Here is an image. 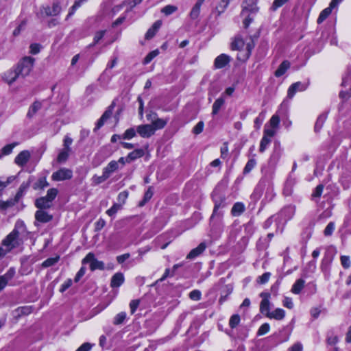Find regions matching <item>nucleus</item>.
I'll return each instance as SVG.
<instances>
[{"mask_svg": "<svg viewBox=\"0 0 351 351\" xmlns=\"http://www.w3.org/2000/svg\"><path fill=\"white\" fill-rule=\"evenodd\" d=\"M281 156V149L279 143H275L273 152L269 158L268 166H263L261 168L262 177L259 181V185L267 186L265 197L269 201L273 199L276 193H274L273 179L275 173V167Z\"/></svg>", "mask_w": 351, "mask_h": 351, "instance_id": "f257e3e1", "label": "nucleus"}, {"mask_svg": "<svg viewBox=\"0 0 351 351\" xmlns=\"http://www.w3.org/2000/svg\"><path fill=\"white\" fill-rule=\"evenodd\" d=\"M20 230H25V224L22 221H17L13 230L2 241V245L0 247V258L12 249L19 246Z\"/></svg>", "mask_w": 351, "mask_h": 351, "instance_id": "f03ea898", "label": "nucleus"}, {"mask_svg": "<svg viewBox=\"0 0 351 351\" xmlns=\"http://www.w3.org/2000/svg\"><path fill=\"white\" fill-rule=\"evenodd\" d=\"M244 47H245L246 50L245 53V58L247 59L250 57L251 51L254 47V43L251 38L250 41L245 43L243 37L240 34L236 36L231 44L232 49L241 51L244 48Z\"/></svg>", "mask_w": 351, "mask_h": 351, "instance_id": "7ed1b4c3", "label": "nucleus"}, {"mask_svg": "<svg viewBox=\"0 0 351 351\" xmlns=\"http://www.w3.org/2000/svg\"><path fill=\"white\" fill-rule=\"evenodd\" d=\"M35 59L30 56L24 57L17 64L16 70L22 77L27 76L32 71Z\"/></svg>", "mask_w": 351, "mask_h": 351, "instance_id": "20e7f679", "label": "nucleus"}, {"mask_svg": "<svg viewBox=\"0 0 351 351\" xmlns=\"http://www.w3.org/2000/svg\"><path fill=\"white\" fill-rule=\"evenodd\" d=\"M73 177V171L67 168H60L52 173L51 178L54 181L70 180Z\"/></svg>", "mask_w": 351, "mask_h": 351, "instance_id": "39448f33", "label": "nucleus"}, {"mask_svg": "<svg viewBox=\"0 0 351 351\" xmlns=\"http://www.w3.org/2000/svg\"><path fill=\"white\" fill-rule=\"evenodd\" d=\"M309 82L302 83L301 82H297L292 84L287 90V98L292 99L295 94L298 91H304L308 86Z\"/></svg>", "mask_w": 351, "mask_h": 351, "instance_id": "423d86ee", "label": "nucleus"}, {"mask_svg": "<svg viewBox=\"0 0 351 351\" xmlns=\"http://www.w3.org/2000/svg\"><path fill=\"white\" fill-rule=\"evenodd\" d=\"M260 296L263 298L260 304V311L264 314L266 317L270 313L269 310V300L270 294L266 292H262Z\"/></svg>", "mask_w": 351, "mask_h": 351, "instance_id": "0eeeda50", "label": "nucleus"}, {"mask_svg": "<svg viewBox=\"0 0 351 351\" xmlns=\"http://www.w3.org/2000/svg\"><path fill=\"white\" fill-rule=\"evenodd\" d=\"M137 133L142 138H149L153 136L155 133L154 132V128L151 126L150 124H143L139 125L136 127Z\"/></svg>", "mask_w": 351, "mask_h": 351, "instance_id": "6e6552de", "label": "nucleus"}, {"mask_svg": "<svg viewBox=\"0 0 351 351\" xmlns=\"http://www.w3.org/2000/svg\"><path fill=\"white\" fill-rule=\"evenodd\" d=\"M295 213V206L289 205L282 209L278 217L287 221L294 216Z\"/></svg>", "mask_w": 351, "mask_h": 351, "instance_id": "1a4fd4ad", "label": "nucleus"}, {"mask_svg": "<svg viewBox=\"0 0 351 351\" xmlns=\"http://www.w3.org/2000/svg\"><path fill=\"white\" fill-rule=\"evenodd\" d=\"M113 108L114 106L112 104L106 110L100 119L97 121L96 127L94 129L95 131L101 128L104 125L105 122L112 116Z\"/></svg>", "mask_w": 351, "mask_h": 351, "instance_id": "9d476101", "label": "nucleus"}, {"mask_svg": "<svg viewBox=\"0 0 351 351\" xmlns=\"http://www.w3.org/2000/svg\"><path fill=\"white\" fill-rule=\"evenodd\" d=\"M224 207V204H223L222 202H215V206L213 208V214L210 217V223L214 222L215 220L216 221H221L222 216H223V212L220 210V208Z\"/></svg>", "mask_w": 351, "mask_h": 351, "instance_id": "9b49d317", "label": "nucleus"}, {"mask_svg": "<svg viewBox=\"0 0 351 351\" xmlns=\"http://www.w3.org/2000/svg\"><path fill=\"white\" fill-rule=\"evenodd\" d=\"M30 158V153L27 150L21 152L15 158L14 162L20 166L23 167L29 161Z\"/></svg>", "mask_w": 351, "mask_h": 351, "instance_id": "f8f14e48", "label": "nucleus"}, {"mask_svg": "<svg viewBox=\"0 0 351 351\" xmlns=\"http://www.w3.org/2000/svg\"><path fill=\"white\" fill-rule=\"evenodd\" d=\"M230 61V58L226 54L222 53L217 56L214 62L216 69H222L227 65Z\"/></svg>", "mask_w": 351, "mask_h": 351, "instance_id": "ddd939ff", "label": "nucleus"}, {"mask_svg": "<svg viewBox=\"0 0 351 351\" xmlns=\"http://www.w3.org/2000/svg\"><path fill=\"white\" fill-rule=\"evenodd\" d=\"M35 219L39 222L47 223L53 219V216L43 209H39L35 213Z\"/></svg>", "mask_w": 351, "mask_h": 351, "instance_id": "4468645a", "label": "nucleus"}, {"mask_svg": "<svg viewBox=\"0 0 351 351\" xmlns=\"http://www.w3.org/2000/svg\"><path fill=\"white\" fill-rule=\"evenodd\" d=\"M125 281L124 276L121 272L114 274L111 278L110 287L112 288H118L123 285Z\"/></svg>", "mask_w": 351, "mask_h": 351, "instance_id": "2eb2a0df", "label": "nucleus"}, {"mask_svg": "<svg viewBox=\"0 0 351 351\" xmlns=\"http://www.w3.org/2000/svg\"><path fill=\"white\" fill-rule=\"evenodd\" d=\"M44 13L46 16H56L61 11V7L58 3H53L52 5L43 8Z\"/></svg>", "mask_w": 351, "mask_h": 351, "instance_id": "dca6fc26", "label": "nucleus"}, {"mask_svg": "<svg viewBox=\"0 0 351 351\" xmlns=\"http://www.w3.org/2000/svg\"><path fill=\"white\" fill-rule=\"evenodd\" d=\"M120 169V166L116 160H111L106 167L103 169V171L109 178L110 176Z\"/></svg>", "mask_w": 351, "mask_h": 351, "instance_id": "f3484780", "label": "nucleus"}, {"mask_svg": "<svg viewBox=\"0 0 351 351\" xmlns=\"http://www.w3.org/2000/svg\"><path fill=\"white\" fill-rule=\"evenodd\" d=\"M52 206V203L49 202L45 197L37 198L35 201V206L38 209H48Z\"/></svg>", "mask_w": 351, "mask_h": 351, "instance_id": "a211bd4d", "label": "nucleus"}, {"mask_svg": "<svg viewBox=\"0 0 351 351\" xmlns=\"http://www.w3.org/2000/svg\"><path fill=\"white\" fill-rule=\"evenodd\" d=\"M21 75L19 74V73L18 72V71L16 69L14 70V71H8V72H6L5 74H4V80L8 83L9 84H11L12 83H14L19 77H20Z\"/></svg>", "mask_w": 351, "mask_h": 351, "instance_id": "6ab92c4d", "label": "nucleus"}, {"mask_svg": "<svg viewBox=\"0 0 351 351\" xmlns=\"http://www.w3.org/2000/svg\"><path fill=\"white\" fill-rule=\"evenodd\" d=\"M206 249V244L204 243H201L197 247L193 249L189 254L187 255L186 258L188 259H193L197 256H199Z\"/></svg>", "mask_w": 351, "mask_h": 351, "instance_id": "aec40b11", "label": "nucleus"}, {"mask_svg": "<svg viewBox=\"0 0 351 351\" xmlns=\"http://www.w3.org/2000/svg\"><path fill=\"white\" fill-rule=\"evenodd\" d=\"M144 154L145 152L143 149H136L134 151L130 152L128 154L127 158L128 159L129 162L131 163L132 161L143 157Z\"/></svg>", "mask_w": 351, "mask_h": 351, "instance_id": "412c9836", "label": "nucleus"}, {"mask_svg": "<svg viewBox=\"0 0 351 351\" xmlns=\"http://www.w3.org/2000/svg\"><path fill=\"white\" fill-rule=\"evenodd\" d=\"M290 67V62L288 60H284L275 71L276 77H279L283 75Z\"/></svg>", "mask_w": 351, "mask_h": 351, "instance_id": "4be33fe9", "label": "nucleus"}, {"mask_svg": "<svg viewBox=\"0 0 351 351\" xmlns=\"http://www.w3.org/2000/svg\"><path fill=\"white\" fill-rule=\"evenodd\" d=\"M285 316V311L282 308H276L274 311L270 312L269 315H267L268 318L274 319L276 320H281Z\"/></svg>", "mask_w": 351, "mask_h": 351, "instance_id": "5701e85b", "label": "nucleus"}, {"mask_svg": "<svg viewBox=\"0 0 351 351\" xmlns=\"http://www.w3.org/2000/svg\"><path fill=\"white\" fill-rule=\"evenodd\" d=\"M167 123V120L156 118V119L152 121V123L150 125L152 127V128H154V132H155L158 130H161L164 128Z\"/></svg>", "mask_w": 351, "mask_h": 351, "instance_id": "b1692460", "label": "nucleus"}, {"mask_svg": "<svg viewBox=\"0 0 351 351\" xmlns=\"http://www.w3.org/2000/svg\"><path fill=\"white\" fill-rule=\"evenodd\" d=\"M245 211V206L241 202L235 203L232 209L231 214L234 217L240 216Z\"/></svg>", "mask_w": 351, "mask_h": 351, "instance_id": "393cba45", "label": "nucleus"}, {"mask_svg": "<svg viewBox=\"0 0 351 351\" xmlns=\"http://www.w3.org/2000/svg\"><path fill=\"white\" fill-rule=\"evenodd\" d=\"M336 249L333 247H329L326 250L324 261L325 263H330L333 261V257L336 255Z\"/></svg>", "mask_w": 351, "mask_h": 351, "instance_id": "a878e982", "label": "nucleus"}, {"mask_svg": "<svg viewBox=\"0 0 351 351\" xmlns=\"http://www.w3.org/2000/svg\"><path fill=\"white\" fill-rule=\"evenodd\" d=\"M333 8H334L333 7H331V5H329V6L328 8L323 10L321 12V13L319 14V16L317 19V23L321 24L322 23H323L328 18V16L331 14Z\"/></svg>", "mask_w": 351, "mask_h": 351, "instance_id": "bb28decb", "label": "nucleus"}, {"mask_svg": "<svg viewBox=\"0 0 351 351\" xmlns=\"http://www.w3.org/2000/svg\"><path fill=\"white\" fill-rule=\"evenodd\" d=\"M29 185H30V180H29L27 182H23L21 184V186L14 197L16 199V200H18L19 202V200L24 195L26 190L29 188Z\"/></svg>", "mask_w": 351, "mask_h": 351, "instance_id": "cd10ccee", "label": "nucleus"}, {"mask_svg": "<svg viewBox=\"0 0 351 351\" xmlns=\"http://www.w3.org/2000/svg\"><path fill=\"white\" fill-rule=\"evenodd\" d=\"M42 107V104L40 101H36L29 107L27 116L29 118L32 117Z\"/></svg>", "mask_w": 351, "mask_h": 351, "instance_id": "c85d7f7f", "label": "nucleus"}, {"mask_svg": "<svg viewBox=\"0 0 351 351\" xmlns=\"http://www.w3.org/2000/svg\"><path fill=\"white\" fill-rule=\"evenodd\" d=\"M19 202L15 197L8 199L7 201L0 200V208L2 210H6L9 208L14 206Z\"/></svg>", "mask_w": 351, "mask_h": 351, "instance_id": "c756f323", "label": "nucleus"}, {"mask_svg": "<svg viewBox=\"0 0 351 351\" xmlns=\"http://www.w3.org/2000/svg\"><path fill=\"white\" fill-rule=\"evenodd\" d=\"M230 3V0H221L216 7L217 16H219L224 12Z\"/></svg>", "mask_w": 351, "mask_h": 351, "instance_id": "7c9ffc66", "label": "nucleus"}, {"mask_svg": "<svg viewBox=\"0 0 351 351\" xmlns=\"http://www.w3.org/2000/svg\"><path fill=\"white\" fill-rule=\"evenodd\" d=\"M304 280L302 279H298L293 284L291 291L295 294H299L304 287Z\"/></svg>", "mask_w": 351, "mask_h": 351, "instance_id": "2f4dec72", "label": "nucleus"}, {"mask_svg": "<svg viewBox=\"0 0 351 351\" xmlns=\"http://www.w3.org/2000/svg\"><path fill=\"white\" fill-rule=\"evenodd\" d=\"M326 119H327V114L325 113L322 114L318 117V118L315 122V132H319L322 129Z\"/></svg>", "mask_w": 351, "mask_h": 351, "instance_id": "473e14b6", "label": "nucleus"}, {"mask_svg": "<svg viewBox=\"0 0 351 351\" xmlns=\"http://www.w3.org/2000/svg\"><path fill=\"white\" fill-rule=\"evenodd\" d=\"M224 102H225L224 99L221 97H219L215 101V102L213 105V111H212V114L213 115H215L219 112L221 106L223 105Z\"/></svg>", "mask_w": 351, "mask_h": 351, "instance_id": "72a5a7b5", "label": "nucleus"}, {"mask_svg": "<svg viewBox=\"0 0 351 351\" xmlns=\"http://www.w3.org/2000/svg\"><path fill=\"white\" fill-rule=\"evenodd\" d=\"M69 153L70 151L62 149L58 155L57 161L59 163L65 162L69 156Z\"/></svg>", "mask_w": 351, "mask_h": 351, "instance_id": "f704fd0d", "label": "nucleus"}, {"mask_svg": "<svg viewBox=\"0 0 351 351\" xmlns=\"http://www.w3.org/2000/svg\"><path fill=\"white\" fill-rule=\"evenodd\" d=\"M256 165V160L254 158L250 159L247 162V163L243 169V174L249 173L255 167Z\"/></svg>", "mask_w": 351, "mask_h": 351, "instance_id": "c9c22d12", "label": "nucleus"}, {"mask_svg": "<svg viewBox=\"0 0 351 351\" xmlns=\"http://www.w3.org/2000/svg\"><path fill=\"white\" fill-rule=\"evenodd\" d=\"M136 128H130L127 129L122 136V138L130 140L136 136Z\"/></svg>", "mask_w": 351, "mask_h": 351, "instance_id": "e433bc0d", "label": "nucleus"}, {"mask_svg": "<svg viewBox=\"0 0 351 351\" xmlns=\"http://www.w3.org/2000/svg\"><path fill=\"white\" fill-rule=\"evenodd\" d=\"M324 187V186L323 184H319L316 186L311 195L312 199L313 200L317 201V199H319L321 197L323 193Z\"/></svg>", "mask_w": 351, "mask_h": 351, "instance_id": "4c0bfd02", "label": "nucleus"}, {"mask_svg": "<svg viewBox=\"0 0 351 351\" xmlns=\"http://www.w3.org/2000/svg\"><path fill=\"white\" fill-rule=\"evenodd\" d=\"M241 319L238 314L232 315L229 320V326L231 328H236L240 323Z\"/></svg>", "mask_w": 351, "mask_h": 351, "instance_id": "58836bf2", "label": "nucleus"}, {"mask_svg": "<svg viewBox=\"0 0 351 351\" xmlns=\"http://www.w3.org/2000/svg\"><path fill=\"white\" fill-rule=\"evenodd\" d=\"M270 143L271 139L268 136H263L260 143L259 152H264Z\"/></svg>", "mask_w": 351, "mask_h": 351, "instance_id": "ea45409f", "label": "nucleus"}, {"mask_svg": "<svg viewBox=\"0 0 351 351\" xmlns=\"http://www.w3.org/2000/svg\"><path fill=\"white\" fill-rule=\"evenodd\" d=\"M177 268H178V266L175 265L172 270H171L170 269H166L162 276L161 278H160L158 280H157L156 283H158V282H162V281L165 280L169 276H173L174 275V272Z\"/></svg>", "mask_w": 351, "mask_h": 351, "instance_id": "a19ab883", "label": "nucleus"}, {"mask_svg": "<svg viewBox=\"0 0 351 351\" xmlns=\"http://www.w3.org/2000/svg\"><path fill=\"white\" fill-rule=\"evenodd\" d=\"M49 185V182L47 181V179L45 177H43L38 179L37 182L35 184L34 189H43L44 188L48 186Z\"/></svg>", "mask_w": 351, "mask_h": 351, "instance_id": "79ce46f5", "label": "nucleus"}, {"mask_svg": "<svg viewBox=\"0 0 351 351\" xmlns=\"http://www.w3.org/2000/svg\"><path fill=\"white\" fill-rule=\"evenodd\" d=\"M178 10V7L172 5H167L162 8L161 12L169 16Z\"/></svg>", "mask_w": 351, "mask_h": 351, "instance_id": "37998d69", "label": "nucleus"}, {"mask_svg": "<svg viewBox=\"0 0 351 351\" xmlns=\"http://www.w3.org/2000/svg\"><path fill=\"white\" fill-rule=\"evenodd\" d=\"M108 179V176L103 171L101 176H97V175L93 176L92 180H93V183L94 184L97 185V184H99L105 182Z\"/></svg>", "mask_w": 351, "mask_h": 351, "instance_id": "c03bdc74", "label": "nucleus"}, {"mask_svg": "<svg viewBox=\"0 0 351 351\" xmlns=\"http://www.w3.org/2000/svg\"><path fill=\"white\" fill-rule=\"evenodd\" d=\"M88 0H75L74 4L70 8L68 16H70L74 14L77 9H78L84 3L86 2Z\"/></svg>", "mask_w": 351, "mask_h": 351, "instance_id": "a18cd8bd", "label": "nucleus"}, {"mask_svg": "<svg viewBox=\"0 0 351 351\" xmlns=\"http://www.w3.org/2000/svg\"><path fill=\"white\" fill-rule=\"evenodd\" d=\"M126 313L125 312H121L119 313H118L114 317V319H113V324L114 325H119V324H121L122 323H123V322L125 321V318H126Z\"/></svg>", "mask_w": 351, "mask_h": 351, "instance_id": "49530a36", "label": "nucleus"}, {"mask_svg": "<svg viewBox=\"0 0 351 351\" xmlns=\"http://www.w3.org/2000/svg\"><path fill=\"white\" fill-rule=\"evenodd\" d=\"M154 192L152 186H149L144 195V197L142 202H140L141 206H143L153 196Z\"/></svg>", "mask_w": 351, "mask_h": 351, "instance_id": "de8ad7c7", "label": "nucleus"}, {"mask_svg": "<svg viewBox=\"0 0 351 351\" xmlns=\"http://www.w3.org/2000/svg\"><path fill=\"white\" fill-rule=\"evenodd\" d=\"M58 190L55 188H51L47 191V195L45 196L51 203L55 199L58 195Z\"/></svg>", "mask_w": 351, "mask_h": 351, "instance_id": "09e8293b", "label": "nucleus"}, {"mask_svg": "<svg viewBox=\"0 0 351 351\" xmlns=\"http://www.w3.org/2000/svg\"><path fill=\"white\" fill-rule=\"evenodd\" d=\"M82 263H103L102 262L97 261L93 253H88L82 261Z\"/></svg>", "mask_w": 351, "mask_h": 351, "instance_id": "8fccbe9b", "label": "nucleus"}, {"mask_svg": "<svg viewBox=\"0 0 351 351\" xmlns=\"http://www.w3.org/2000/svg\"><path fill=\"white\" fill-rule=\"evenodd\" d=\"M200 8L201 6L199 5V3L195 4L190 12V16L192 19H196L199 16L200 13Z\"/></svg>", "mask_w": 351, "mask_h": 351, "instance_id": "3c124183", "label": "nucleus"}, {"mask_svg": "<svg viewBox=\"0 0 351 351\" xmlns=\"http://www.w3.org/2000/svg\"><path fill=\"white\" fill-rule=\"evenodd\" d=\"M121 208V204L114 203L112 205V206L106 211V213L108 216L113 217L115 215V214L117 213V211L119 210H120Z\"/></svg>", "mask_w": 351, "mask_h": 351, "instance_id": "603ef678", "label": "nucleus"}, {"mask_svg": "<svg viewBox=\"0 0 351 351\" xmlns=\"http://www.w3.org/2000/svg\"><path fill=\"white\" fill-rule=\"evenodd\" d=\"M159 54V51L158 49L154 50L149 52L144 59V64H148L155 57H156Z\"/></svg>", "mask_w": 351, "mask_h": 351, "instance_id": "864d4df0", "label": "nucleus"}, {"mask_svg": "<svg viewBox=\"0 0 351 351\" xmlns=\"http://www.w3.org/2000/svg\"><path fill=\"white\" fill-rule=\"evenodd\" d=\"M269 329H270L269 324L267 323H265V324H262L260 326V328H258V332H257V335L258 336L264 335L269 331Z\"/></svg>", "mask_w": 351, "mask_h": 351, "instance_id": "5fc2aeb1", "label": "nucleus"}, {"mask_svg": "<svg viewBox=\"0 0 351 351\" xmlns=\"http://www.w3.org/2000/svg\"><path fill=\"white\" fill-rule=\"evenodd\" d=\"M105 33H106L105 30H101V31H99V32H96V34L94 36L93 43L92 44H90L89 45V47L94 46L97 43H98L99 42V40L104 36Z\"/></svg>", "mask_w": 351, "mask_h": 351, "instance_id": "6e6d98bb", "label": "nucleus"}, {"mask_svg": "<svg viewBox=\"0 0 351 351\" xmlns=\"http://www.w3.org/2000/svg\"><path fill=\"white\" fill-rule=\"evenodd\" d=\"M293 183L291 180H287L285 183V188L283 190V193L286 196L291 195L292 193V189Z\"/></svg>", "mask_w": 351, "mask_h": 351, "instance_id": "4d7b16f0", "label": "nucleus"}, {"mask_svg": "<svg viewBox=\"0 0 351 351\" xmlns=\"http://www.w3.org/2000/svg\"><path fill=\"white\" fill-rule=\"evenodd\" d=\"M15 143L8 144L4 146L1 149V154L3 156L9 155L12 153L14 147H15Z\"/></svg>", "mask_w": 351, "mask_h": 351, "instance_id": "13d9d810", "label": "nucleus"}, {"mask_svg": "<svg viewBox=\"0 0 351 351\" xmlns=\"http://www.w3.org/2000/svg\"><path fill=\"white\" fill-rule=\"evenodd\" d=\"M270 276L271 273L265 272L257 278V282L261 285L265 284L269 281Z\"/></svg>", "mask_w": 351, "mask_h": 351, "instance_id": "bf43d9fd", "label": "nucleus"}, {"mask_svg": "<svg viewBox=\"0 0 351 351\" xmlns=\"http://www.w3.org/2000/svg\"><path fill=\"white\" fill-rule=\"evenodd\" d=\"M265 119V114L261 112L254 120V128L258 130Z\"/></svg>", "mask_w": 351, "mask_h": 351, "instance_id": "052dcab7", "label": "nucleus"}, {"mask_svg": "<svg viewBox=\"0 0 351 351\" xmlns=\"http://www.w3.org/2000/svg\"><path fill=\"white\" fill-rule=\"evenodd\" d=\"M335 230V223L330 222L326 227L324 231V234L325 236H330Z\"/></svg>", "mask_w": 351, "mask_h": 351, "instance_id": "680f3d73", "label": "nucleus"}, {"mask_svg": "<svg viewBox=\"0 0 351 351\" xmlns=\"http://www.w3.org/2000/svg\"><path fill=\"white\" fill-rule=\"evenodd\" d=\"M202 293L199 290H193L189 293V298L194 301H198L201 299Z\"/></svg>", "mask_w": 351, "mask_h": 351, "instance_id": "e2e57ef3", "label": "nucleus"}, {"mask_svg": "<svg viewBox=\"0 0 351 351\" xmlns=\"http://www.w3.org/2000/svg\"><path fill=\"white\" fill-rule=\"evenodd\" d=\"M204 123L203 121H199L193 128V132L195 134H199L202 132L204 130Z\"/></svg>", "mask_w": 351, "mask_h": 351, "instance_id": "0e129e2a", "label": "nucleus"}, {"mask_svg": "<svg viewBox=\"0 0 351 351\" xmlns=\"http://www.w3.org/2000/svg\"><path fill=\"white\" fill-rule=\"evenodd\" d=\"M279 123H280V117L276 114H274L269 121L271 127H272L273 128H277Z\"/></svg>", "mask_w": 351, "mask_h": 351, "instance_id": "69168bd1", "label": "nucleus"}, {"mask_svg": "<svg viewBox=\"0 0 351 351\" xmlns=\"http://www.w3.org/2000/svg\"><path fill=\"white\" fill-rule=\"evenodd\" d=\"M32 270V268L30 267V265H22L19 272L22 275H27L30 273Z\"/></svg>", "mask_w": 351, "mask_h": 351, "instance_id": "338daca9", "label": "nucleus"}, {"mask_svg": "<svg viewBox=\"0 0 351 351\" xmlns=\"http://www.w3.org/2000/svg\"><path fill=\"white\" fill-rule=\"evenodd\" d=\"M92 344L90 343H84L76 350V351H90L92 348Z\"/></svg>", "mask_w": 351, "mask_h": 351, "instance_id": "774afa93", "label": "nucleus"}]
</instances>
